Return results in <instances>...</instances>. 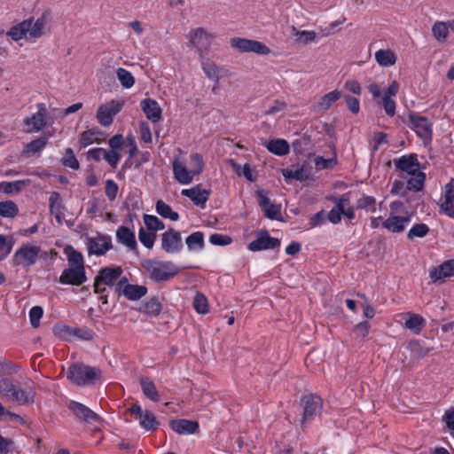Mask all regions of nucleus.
I'll list each match as a JSON object with an SVG mask.
<instances>
[{
    "label": "nucleus",
    "mask_w": 454,
    "mask_h": 454,
    "mask_svg": "<svg viewBox=\"0 0 454 454\" xmlns=\"http://www.w3.org/2000/svg\"><path fill=\"white\" fill-rule=\"evenodd\" d=\"M50 20V12H44L35 22L33 18L25 20L11 27L6 35L13 41H19L22 38H40L45 34Z\"/></svg>",
    "instance_id": "1"
},
{
    "label": "nucleus",
    "mask_w": 454,
    "mask_h": 454,
    "mask_svg": "<svg viewBox=\"0 0 454 454\" xmlns=\"http://www.w3.org/2000/svg\"><path fill=\"white\" fill-rule=\"evenodd\" d=\"M102 372L82 363L73 364L68 367L67 378L76 386H88L101 378Z\"/></svg>",
    "instance_id": "2"
},
{
    "label": "nucleus",
    "mask_w": 454,
    "mask_h": 454,
    "mask_svg": "<svg viewBox=\"0 0 454 454\" xmlns=\"http://www.w3.org/2000/svg\"><path fill=\"white\" fill-rule=\"evenodd\" d=\"M143 267L147 270L152 280L165 282L176 276L179 270L170 262H160L157 260H145Z\"/></svg>",
    "instance_id": "3"
},
{
    "label": "nucleus",
    "mask_w": 454,
    "mask_h": 454,
    "mask_svg": "<svg viewBox=\"0 0 454 454\" xmlns=\"http://www.w3.org/2000/svg\"><path fill=\"white\" fill-rule=\"evenodd\" d=\"M300 404L303 409V415L301 420V427H305L307 421L312 420L323 408L322 398L315 394H308L301 397Z\"/></svg>",
    "instance_id": "4"
},
{
    "label": "nucleus",
    "mask_w": 454,
    "mask_h": 454,
    "mask_svg": "<svg viewBox=\"0 0 454 454\" xmlns=\"http://www.w3.org/2000/svg\"><path fill=\"white\" fill-rule=\"evenodd\" d=\"M41 252L40 247L23 244L13 255V264L29 268L36 262Z\"/></svg>",
    "instance_id": "5"
},
{
    "label": "nucleus",
    "mask_w": 454,
    "mask_h": 454,
    "mask_svg": "<svg viewBox=\"0 0 454 454\" xmlns=\"http://www.w3.org/2000/svg\"><path fill=\"white\" fill-rule=\"evenodd\" d=\"M411 129L415 131L418 137L423 139L424 144L427 145L432 141V123L425 116L416 113L409 114Z\"/></svg>",
    "instance_id": "6"
},
{
    "label": "nucleus",
    "mask_w": 454,
    "mask_h": 454,
    "mask_svg": "<svg viewBox=\"0 0 454 454\" xmlns=\"http://www.w3.org/2000/svg\"><path fill=\"white\" fill-rule=\"evenodd\" d=\"M231 43L233 48L240 52H254L260 55H267L270 52L268 46L255 40L237 37L232 38Z\"/></svg>",
    "instance_id": "7"
},
{
    "label": "nucleus",
    "mask_w": 454,
    "mask_h": 454,
    "mask_svg": "<svg viewBox=\"0 0 454 454\" xmlns=\"http://www.w3.org/2000/svg\"><path fill=\"white\" fill-rule=\"evenodd\" d=\"M161 247L168 254H177L183 248L182 237L179 231L169 228L161 235Z\"/></svg>",
    "instance_id": "8"
},
{
    "label": "nucleus",
    "mask_w": 454,
    "mask_h": 454,
    "mask_svg": "<svg viewBox=\"0 0 454 454\" xmlns=\"http://www.w3.org/2000/svg\"><path fill=\"white\" fill-rule=\"evenodd\" d=\"M122 103L112 100L109 103L101 105L97 111L98 122L107 127L113 123L114 117L121 110Z\"/></svg>",
    "instance_id": "9"
},
{
    "label": "nucleus",
    "mask_w": 454,
    "mask_h": 454,
    "mask_svg": "<svg viewBox=\"0 0 454 454\" xmlns=\"http://www.w3.org/2000/svg\"><path fill=\"white\" fill-rule=\"evenodd\" d=\"M129 411L131 414H134L137 416V419L139 420L140 426L145 430H153L156 429L160 423L157 421L156 417L154 414L148 411H143L141 406L137 403H134L131 405V407L129 409Z\"/></svg>",
    "instance_id": "10"
},
{
    "label": "nucleus",
    "mask_w": 454,
    "mask_h": 454,
    "mask_svg": "<svg viewBox=\"0 0 454 454\" xmlns=\"http://www.w3.org/2000/svg\"><path fill=\"white\" fill-rule=\"evenodd\" d=\"M37 112L31 117L24 119L23 122L27 126V132H38L46 126L47 108L43 103L37 104Z\"/></svg>",
    "instance_id": "11"
},
{
    "label": "nucleus",
    "mask_w": 454,
    "mask_h": 454,
    "mask_svg": "<svg viewBox=\"0 0 454 454\" xmlns=\"http://www.w3.org/2000/svg\"><path fill=\"white\" fill-rule=\"evenodd\" d=\"M67 407L76 420H82L87 423H92L100 420V417L96 412L81 403L70 401L67 404Z\"/></svg>",
    "instance_id": "12"
},
{
    "label": "nucleus",
    "mask_w": 454,
    "mask_h": 454,
    "mask_svg": "<svg viewBox=\"0 0 454 454\" xmlns=\"http://www.w3.org/2000/svg\"><path fill=\"white\" fill-rule=\"evenodd\" d=\"M88 252L90 254L98 256L104 255L112 248V239L110 236L98 234L97 237L87 238Z\"/></svg>",
    "instance_id": "13"
},
{
    "label": "nucleus",
    "mask_w": 454,
    "mask_h": 454,
    "mask_svg": "<svg viewBox=\"0 0 454 454\" xmlns=\"http://www.w3.org/2000/svg\"><path fill=\"white\" fill-rule=\"evenodd\" d=\"M280 246V240L269 235L268 231L262 230L258 232L256 239L248 244V249L253 252L274 249Z\"/></svg>",
    "instance_id": "14"
},
{
    "label": "nucleus",
    "mask_w": 454,
    "mask_h": 454,
    "mask_svg": "<svg viewBox=\"0 0 454 454\" xmlns=\"http://www.w3.org/2000/svg\"><path fill=\"white\" fill-rule=\"evenodd\" d=\"M256 197L259 206L262 207L264 215L271 220L278 219V216L281 214L280 206L272 203L268 198L267 192L264 190L257 191Z\"/></svg>",
    "instance_id": "15"
},
{
    "label": "nucleus",
    "mask_w": 454,
    "mask_h": 454,
    "mask_svg": "<svg viewBox=\"0 0 454 454\" xmlns=\"http://www.w3.org/2000/svg\"><path fill=\"white\" fill-rule=\"evenodd\" d=\"M87 280L85 269L67 268L59 277V282L64 285L81 286Z\"/></svg>",
    "instance_id": "16"
},
{
    "label": "nucleus",
    "mask_w": 454,
    "mask_h": 454,
    "mask_svg": "<svg viewBox=\"0 0 454 454\" xmlns=\"http://www.w3.org/2000/svg\"><path fill=\"white\" fill-rule=\"evenodd\" d=\"M394 163L397 169L406 172L409 175L419 171L420 168V164L418 160V155L416 153L403 155L398 159H395Z\"/></svg>",
    "instance_id": "17"
},
{
    "label": "nucleus",
    "mask_w": 454,
    "mask_h": 454,
    "mask_svg": "<svg viewBox=\"0 0 454 454\" xmlns=\"http://www.w3.org/2000/svg\"><path fill=\"white\" fill-rule=\"evenodd\" d=\"M35 391L33 387V382H31V386H27L26 389H21L15 386L9 400L16 402L20 405H24L33 403L35 402Z\"/></svg>",
    "instance_id": "18"
},
{
    "label": "nucleus",
    "mask_w": 454,
    "mask_h": 454,
    "mask_svg": "<svg viewBox=\"0 0 454 454\" xmlns=\"http://www.w3.org/2000/svg\"><path fill=\"white\" fill-rule=\"evenodd\" d=\"M122 274L121 267H105L98 271L96 278L106 286H113Z\"/></svg>",
    "instance_id": "19"
},
{
    "label": "nucleus",
    "mask_w": 454,
    "mask_h": 454,
    "mask_svg": "<svg viewBox=\"0 0 454 454\" xmlns=\"http://www.w3.org/2000/svg\"><path fill=\"white\" fill-rule=\"evenodd\" d=\"M169 427L179 434H192L199 429L198 422L184 419L170 420Z\"/></svg>",
    "instance_id": "20"
},
{
    "label": "nucleus",
    "mask_w": 454,
    "mask_h": 454,
    "mask_svg": "<svg viewBox=\"0 0 454 454\" xmlns=\"http://www.w3.org/2000/svg\"><path fill=\"white\" fill-rule=\"evenodd\" d=\"M182 195L188 197L195 205L204 207L209 199L210 191L195 186L191 189L183 190Z\"/></svg>",
    "instance_id": "21"
},
{
    "label": "nucleus",
    "mask_w": 454,
    "mask_h": 454,
    "mask_svg": "<svg viewBox=\"0 0 454 454\" xmlns=\"http://www.w3.org/2000/svg\"><path fill=\"white\" fill-rule=\"evenodd\" d=\"M141 108L146 118L151 121L158 122L161 119V108L156 100L152 98L142 100Z\"/></svg>",
    "instance_id": "22"
},
{
    "label": "nucleus",
    "mask_w": 454,
    "mask_h": 454,
    "mask_svg": "<svg viewBox=\"0 0 454 454\" xmlns=\"http://www.w3.org/2000/svg\"><path fill=\"white\" fill-rule=\"evenodd\" d=\"M454 275V259L447 260L441 265L430 270V278L436 282L445 278H450Z\"/></svg>",
    "instance_id": "23"
},
{
    "label": "nucleus",
    "mask_w": 454,
    "mask_h": 454,
    "mask_svg": "<svg viewBox=\"0 0 454 454\" xmlns=\"http://www.w3.org/2000/svg\"><path fill=\"white\" fill-rule=\"evenodd\" d=\"M173 173L175 178L182 184H191L193 176H196V174H193L192 169L188 170L184 164L177 160L173 162Z\"/></svg>",
    "instance_id": "24"
},
{
    "label": "nucleus",
    "mask_w": 454,
    "mask_h": 454,
    "mask_svg": "<svg viewBox=\"0 0 454 454\" xmlns=\"http://www.w3.org/2000/svg\"><path fill=\"white\" fill-rule=\"evenodd\" d=\"M410 222L409 216L390 215L386 219L382 225L384 228L394 233H399L404 231L405 225Z\"/></svg>",
    "instance_id": "25"
},
{
    "label": "nucleus",
    "mask_w": 454,
    "mask_h": 454,
    "mask_svg": "<svg viewBox=\"0 0 454 454\" xmlns=\"http://www.w3.org/2000/svg\"><path fill=\"white\" fill-rule=\"evenodd\" d=\"M118 242L125 245L129 250L137 249L135 233L129 227L120 226L116 231Z\"/></svg>",
    "instance_id": "26"
},
{
    "label": "nucleus",
    "mask_w": 454,
    "mask_h": 454,
    "mask_svg": "<svg viewBox=\"0 0 454 454\" xmlns=\"http://www.w3.org/2000/svg\"><path fill=\"white\" fill-rule=\"evenodd\" d=\"M190 43L202 51L209 47L210 37L204 29L198 28L191 35Z\"/></svg>",
    "instance_id": "27"
},
{
    "label": "nucleus",
    "mask_w": 454,
    "mask_h": 454,
    "mask_svg": "<svg viewBox=\"0 0 454 454\" xmlns=\"http://www.w3.org/2000/svg\"><path fill=\"white\" fill-rule=\"evenodd\" d=\"M50 211L54 215L58 223L62 224L64 218V206L59 192H52L49 198Z\"/></svg>",
    "instance_id": "28"
},
{
    "label": "nucleus",
    "mask_w": 454,
    "mask_h": 454,
    "mask_svg": "<svg viewBox=\"0 0 454 454\" xmlns=\"http://www.w3.org/2000/svg\"><path fill=\"white\" fill-rule=\"evenodd\" d=\"M266 148L271 153L278 156H284L289 153L290 145L282 138L271 139L266 144Z\"/></svg>",
    "instance_id": "29"
},
{
    "label": "nucleus",
    "mask_w": 454,
    "mask_h": 454,
    "mask_svg": "<svg viewBox=\"0 0 454 454\" xmlns=\"http://www.w3.org/2000/svg\"><path fill=\"white\" fill-rule=\"evenodd\" d=\"M147 293V288L145 286H137L127 284L121 290L123 294L129 301H137L145 296Z\"/></svg>",
    "instance_id": "30"
},
{
    "label": "nucleus",
    "mask_w": 454,
    "mask_h": 454,
    "mask_svg": "<svg viewBox=\"0 0 454 454\" xmlns=\"http://www.w3.org/2000/svg\"><path fill=\"white\" fill-rule=\"evenodd\" d=\"M140 385L144 395L153 402L159 401V394L154 382L147 377L140 379Z\"/></svg>",
    "instance_id": "31"
},
{
    "label": "nucleus",
    "mask_w": 454,
    "mask_h": 454,
    "mask_svg": "<svg viewBox=\"0 0 454 454\" xmlns=\"http://www.w3.org/2000/svg\"><path fill=\"white\" fill-rule=\"evenodd\" d=\"M342 97V93L334 90L324 96H322L317 102V108L321 111L329 109L333 103Z\"/></svg>",
    "instance_id": "32"
},
{
    "label": "nucleus",
    "mask_w": 454,
    "mask_h": 454,
    "mask_svg": "<svg viewBox=\"0 0 454 454\" xmlns=\"http://www.w3.org/2000/svg\"><path fill=\"white\" fill-rule=\"evenodd\" d=\"M65 253L67 255L68 268L84 269L83 257L80 252L74 250L73 247L68 246L65 248Z\"/></svg>",
    "instance_id": "33"
},
{
    "label": "nucleus",
    "mask_w": 454,
    "mask_h": 454,
    "mask_svg": "<svg viewBox=\"0 0 454 454\" xmlns=\"http://www.w3.org/2000/svg\"><path fill=\"white\" fill-rule=\"evenodd\" d=\"M185 243L190 251H200L205 245L204 234L201 231H195L186 238Z\"/></svg>",
    "instance_id": "34"
},
{
    "label": "nucleus",
    "mask_w": 454,
    "mask_h": 454,
    "mask_svg": "<svg viewBox=\"0 0 454 454\" xmlns=\"http://www.w3.org/2000/svg\"><path fill=\"white\" fill-rule=\"evenodd\" d=\"M51 136L52 134L49 133L47 136L41 137L31 141L26 145L24 153L31 155L41 152L46 146L48 139Z\"/></svg>",
    "instance_id": "35"
},
{
    "label": "nucleus",
    "mask_w": 454,
    "mask_h": 454,
    "mask_svg": "<svg viewBox=\"0 0 454 454\" xmlns=\"http://www.w3.org/2000/svg\"><path fill=\"white\" fill-rule=\"evenodd\" d=\"M375 59L382 67H390L395 64L396 57L391 50H379L375 52Z\"/></svg>",
    "instance_id": "36"
},
{
    "label": "nucleus",
    "mask_w": 454,
    "mask_h": 454,
    "mask_svg": "<svg viewBox=\"0 0 454 454\" xmlns=\"http://www.w3.org/2000/svg\"><path fill=\"white\" fill-rule=\"evenodd\" d=\"M412 177H411L407 181L406 189L408 191L419 192L421 191L424 187L426 174L422 171H417L414 174H411Z\"/></svg>",
    "instance_id": "37"
},
{
    "label": "nucleus",
    "mask_w": 454,
    "mask_h": 454,
    "mask_svg": "<svg viewBox=\"0 0 454 454\" xmlns=\"http://www.w3.org/2000/svg\"><path fill=\"white\" fill-rule=\"evenodd\" d=\"M405 327L414 333L418 334L421 332L426 325L425 319L418 314H410L409 318L405 321Z\"/></svg>",
    "instance_id": "38"
},
{
    "label": "nucleus",
    "mask_w": 454,
    "mask_h": 454,
    "mask_svg": "<svg viewBox=\"0 0 454 454\" xmlns=\"http://www.w3.org/2000/svg\"><path fill=\"white\" fill-rule=\"evenodd\" d=\"M155 207L156 212L164 218H168L172 221H177L179 219V215L173 211L170 206L161 200H157Z\"/></svg>",
    "instance_id": "39"
},
{
    "label": "nucleus",
    "mask_w": 454,
    "mask_h": 454,
    "mask_svg": "<svg viewBox=\"0 0 454 454\" xmlns=\"http://www.w3.org/2000/svg\"><path fill=\"white\" fill-rule=\"evenodd\" d=\"M282 175L286 179H294L297 181H305L309 178V173L303 167H298L295 169L285 168Z\"/></svg>",
    "instance_id": "40"
},
{
    "label": "nucleus",
    "mask_w": 454,
    "mask_h": 454,
    "mask_svg": "<svg viewBox=\"0 0 454 454\" xmlns=\"http://www.w3.org/2000/svg\"><path fill=\"white\" fill-rule=\"evenodd\" d=\"M143 312L153 317L158 316L161 311V303L156 296L151 297L145 302L142 309Z\"/></svg>",
    "instance_id": "41"
},
{
    "label": "nucleus",
    "mask_w": 454,
    "mask_h": 454,
    "mask_svg": "<svg viewBox=\"0 0 454 454\" xmlns=\"http://www.w3.org/2000/svg\"><path fill=\"white\" fill-rule=\"evenodd\" d=\"M19 213L17 205L12 200L0 202V215L3 217L12 218Z\"/></svg>",
    "instance_id": "42"
},
{
    "label": "nucleus",
    "mask_w": 454,
    "mask_h": 454,
    "mask_svg": "<svg viewBox=\"0 0 454 454\" xmlns=\"http://www.w3.org/2000/svg\"><path fill=\"white\" fill-rule=\"evenodd\" d=\"M61 163L64 167L70 168L77 170L80 168L78 160L76 159L72 148H67L61 159Z\"/></svg>",
    "instance_id": "43"
},
{
    "label": "nucleus",
    "mask_w": 454,
    "mask_h": 454,
    "mask_svg": "<svg viewBox=\"0 0 454 454\" xmlns=\"http://www.w3.org/2000/svg\"><path fill=\"white\" fill-rule=\"evenodd\" d=\"M116 74L118 80L124 88L129 89L134 85L135 78L129 71L126 70L125 68L119 67L116 70Z\"/></svg>",
    "instance_id": "44"
},
{
    "label": "nucleus",
    "mask_w": 454,
    "mask_h": 454,
    "mask_svg": "<svg viewBox=\"0 0 454 454\" xmlns=\"http://www.w3.org/2000/svg\"><path fill=\"white\" fill-rule=\"evenodd\" d=\"M20 369V365L13 364L11 361L7 360L4 357H0V377L5 375H12L18 372Z\"/></svg>",
    "instance_id": "45"
},
{
    "label": "nucleus",
    "mask_w": 454,
    "mask_h": 454,
    "mask_svg": "<svg viewBox=\"0 0 454 454\" xmlns=\"http://www.w3.org/2000/svg\"><path fill=\"white\" fill-rule=\"evenodd\" d=\"M144 222L146 228L154 233L155 231L163 230L165 228L164 223L155 215H145Z\"/></svg>",
    "instance_id": "46"
},
{
    "label": "nucleus",
    "mask_w": 454,
    "mask_h": 454,
    "mask_svg": "<svg viewBox=\"0 0 454 454\" xmlns=\"http://www.w3.org/2000/svg\"><path fill=\"white\" fill-rule=\"evenodd\" d=\"M293 34L295 36V41L303 44H308L313 42L316 38V33L314 31H300L294 27H292Z\"/></svg>",
    "instance_id": "47"
},
{
    "label": "nucleus",
    "mask_w": 454,
    "mask_h": 454,
    "mask_svg": "<svg viewBox=\"0 0 454 454\" xmlns=\"http://www.w3.org/2000/svg\"><path fill=\"white\" fill-rule=\"evenodd\" d=\"M432 33L437 41L444 42L449 35L445 22L436 21L432 27Z\"/></svg>",
    "instance_id": "48"
},
{
    "label": "nucleus",
    "mask_w": 454,
    "mask_h": 454,
    "mask_svg": "<svg viewBox=\"0 0 454 454\" xmlns=\"http://www.w3.org/2000/svg\"><path fill=\"white\" fill-rule=\"evenodd\" d=\"M314 162L316 168L318 170L332 168L337 164L336 153L333 151V157L329 159H325L323 156H317L315 158Z\"/></svg>",
    "instance_id": "49"
},
{
    "label": "nucleus",
    "mask_w": 454,
    "mask_h": 454,
    "mask_svg": "<svg viewBox=\"0 0 454 454\" xmlns=\"http://www.w3.org/2000/svg\"><path fill=\"white\" fill-rule=\"evenodd\" d=\"M13 239L12 237L8 238L0 234V261L6 258L13 247Z\"/></svg>",
    "instance_id": "50"
},
{
    "label": "nucleus",
    "mask_w": 454,
    "mask_h": 454,
    "mask_svg": "<svg viewBox=\"0 0 454 454\" xmlns=\"http://www.w3.org/2000/svg\"><path fill=\"white\" fill-rule=\"evenodd\" d=\"M26 184V181L24 180H17L14 182H2L0 183V191L4 193L10 194L14 192H20L22 187Z\"/></svg>",
    "instance_id": "51"
},
{
    "label": "nucleus",
    "mask_w": 454,
    "mask_h": 454,
    "mask_svg": "<svg viewBox=\"0 0 454 454\" xmlns=\"http://www.w3.org/2000/svg\"><path fill=\"white\" fill-rule=\"evenodd\" d=\"M429 232V228L425 223L414 224L408 231L407 238L412 240L414 238H424Z\"/></svg>",
    "instance_id": "52"
},
{
    "label": "nucleus",
    "mask_w": 454,
    "mask_h": 454,
    "mask_svg": "<svg viewBox=\"0 0 454 454\" xmlns=\"http://www.w3.org/2000/svg\"><path fill=\"white\" fill-rule=\"evenodd\" d=\"M357 207L373 213L376 211V200L372 196L363 194L357 200Z\"/></svg>",
    "instance_id": "53"
},
{
    "label": "nucleus",
    "mask_w": 454,
    "mask_h": 454,
    "mask_svg": "<svg viewBox=\"0 0 454 454\" xmlns=\"http://www.w3.org/2000/svg\"><path fill=\"white\" fill-rule=\"evenodd\" d=\"M193 308L200 314H206L208 311L207 299L204 294H196L193 300Z\"/></svg>",
    "instance_id": "54"
},
{
    "label": "nucleus",
    "mask_w": 454,
    "mask_h": 454,
    "mask_svg": "<svg viewBox=\"0 0 454 454\" xmlns=\"http://www.w3.org/2000/svg\"><path fill=\"white\" fill-rule=\"evenodd\" d=\"M156 237V233L147 232L144 228H140L138 231L139 241L147 248H152L153 247Z\"/></svg>",
    "instance_id": "55"
},
{
    "label": "nucleus",
    "mask_w": 454,
    "mask_h": 454,
    "mask_svg": "<svg viewBox=\"0 0 454 454\" xmlns=\"http://www.w3.org/2000/svg\"><path fill=\"white\" fill-rule=\"evenodd\" d=\"M74 328L68 325H56L53 327V332L60 339L69 340L71 337H74Z\"/></svg>",
    "instance_id": "56"
},
{
    "label": "nucleus",
    "mask_w": 454,
    "mask_h": 454,
    "mask_svg": "<svg viewBox=\"0 0 454 454\" xmlns=\"http://www.w3.org/2000/svg\"><path fill=\"white\" fill-rule=\"evenodd\" d=\"M15 385L8 378L0 379V395L4 397L10 399L12 391L14 390Z\"/></svg>",
    "instance_id": "57"
},
{
    "label": "nucleus",
    "mask_w": 454,
    "mask_h": 454,
    "mask_svg": "<svg viewBox=\"0 0 454 454\" xmlns=\"http://www.w3.org/2000/svg\"><path fill=\"white\" fill-rule=\"evenodd\" d=\"M203 70L206 75L215 82L219 81V68L212 62H204Z\"/></svg>",
    "instance_id": "58"
},
{
    "label": "nucleus",
    "mask_w": 454,
    "mask_h": 454,
    "mask_svg": "<svg viewBox=\"0 0 454 454\" xmlns=\"http://www.w3.org/2000/svg\"><path fill=\"white\" fill-rule=\"evenodd\" d=\"M74 337H76L79 340H92L94 339L95 333L92 330L87 327H74Z\"/></svg>",
    "instance_id": "59"
},
{
    "label": "nucleus",
    "mask_w": 454,
    "mask_h": 454,
    "mask_svg": "<svg viewBox=\"0 0 454 454\" xmlns=\"http://www.w3.org/2000/svg\"><path fill=\"white\" fill-rule=\"evenodd\" d=\"M98 132L94 130H85L81 134L80 145L82 147H86L91 145L94 142L99 143V141L96 138V134Z\"/></svg>",
    "instance_id": "60"
},
{
    "label": "nucleus",
    "mask_w": 454,
    "mask_h": 454,
    "mask_svg": "<svg viewBox=\"0 0 454 454\" xmlns=\"http://www.w3.org/2000/svg\"><path fill=\"white\" fill-rule=\"evenodd\" d=\"M118 190L119 187L114 181L111 179L106 181L105 192L110 201H114L116 199Z\"/></svg>",
    "instance_id": "61"
},
{
    "label": "nucleus",
    "mask_w": 454,
    "mask_h": 454,
    "mask_svg": "<svg viewBox=\"0 0 454 454\" xmlns=\"http://www.w3.org/2000/svg\"><path fill=\"white\" fill-rule=\"evenodd\" d=\"M43 315V308L40 306H34L29 311V319L33 327H38L40 319Z\"/></svg>",
    "instance_id": "62"
},
{
    "label": "nucleus",
    "mask_w": 454,
    "mask_h": 454,
    "mask_svg": "<svg viewBox=\"0 0 454 454\" xmlns=\"http://www.w3.org/2000/svg\"><path fill=\"white\" fill-rule=\"evenodd\" d=\"M370 328V323L368 321H363L354 327L353 332L356 338L364 339L368 335Z\"/></svg>",
    "instance_id": "63"
},
{
    "label": "nucleus",
    "mask_w": 454,
    "mask_h": 454,
    "mask_svg": "<svg viewBox=\"0 0 454 454\" xmlns=\"http://www.w3.org/2000/svg\"><path fill=\"white\" fill-rule=\"evenodd\" d=\"M209 241L215 246H227L231 243L232 239L228 235L214 233L209 237Z\"/></svg>",
    "instance_id": "64"
}]
</instances>
